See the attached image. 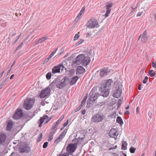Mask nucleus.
Listing matches in <instances>:
<instances>
[{
  "mask_svg": "<svg viewBox=\"0 0 156 156\" xmlns=\"http://www.w3.org/2000/svg\"><path fill=\"white\" fill-rule=\"evenodd\" d=\"M112 82V80L110 79L104 81V82L101 85V96L106 97L109 95V90L111 89V84Z\"/></svg>",
  "mask_w": 156,
  "mask_h": 156,
  "instance_id": "1",
  "label": "nucleus"
},
{
  "mask_svg": "<svg viewBox=\"0 0 156 156\" xmlns=\"http://www.w3.org/2000/svg\"><path fill=\"white\" fill-rule=\"evenodd\" d=\"M69 80V78L65 76L59 82L58 79L55 80L49 85V86L53 87L56 85L57 88L59 89H62L68 84Z\"/></svg>",
  "mask_w": 156,
  "mask_h": 156,
  "instance_id": "2",
  "label": "nucleus"
},
{
  "mask_svg": "<svg viewBox=\"0 0 156 156\" xmlns=\"http://www.w3.org/2000/svg\"><path fill=\"white\" fill-rule=\"evenodd\" d=\"M100 96L99 94L95 92L93 89L89 94V98L87 101V105L93 104L95 103L96 100Z\"/></svg>",
  "mask_w": 156,
  "mask_h": 156,
  "instance_id": "3",
  "label": "nucleus"
},
{
  "mask_svg": "<svg viewBox=\"0 0 156 156\" xmlns=\"http://www.w3.org/2000/svg\"><path fill=\"white\" fill-rule=\"evenodd\" d=\"M34 101L30 98H27L24 101L23 108L26 110L30 109L33 106Z\"/></svg>",
  "mask_w": 156,
  "mask_h": 156,
  "instance_id": "4",
  "label": "nucleus"
},
{
  "mask_svg": "<svg viewBox=\"0 0 156 156\" xmlns=\"http://www.w3.org/2000/svg\"><path fill=\"white\" fill-rule=\"evenodd\" d=\"M104 119V116L102 114L97 113L93 115L91 121L93 122L97 123L101 122Z\"/></svg>",
  "mask_w": 156,
  "mask_h": 156,
  "instance_id": "5",
  "label": "nucleus"
},
{
  "mask_svg": "<svg viewBox=\"0 0 156 156\" xmlns=\"http://www.w3.org/2000/svg\"><path fill=\"white\" fill-rule=\"evenodd\" d=\"M99 26L98 22L95 19H91L87 23V27L89 28H97Z\"/></svg>",
  "mask_w": 156,
  "mask_h": 156,
  "instance_id": "6",
  "label": "nucleus"
},
{
  "mask_svg": "<svg viewBox=\"0 0 156 156\" xmlns=\"http://www.w3.org/2000/svg\"><path fill=\"white\" fill-rule=\"evenodd\" d=\"M51 89L49 86L46 87L44 89L41 90L39 94L41 98H44L50 95Z\"/></svg>",
  "mask_w": 156,
  "mask_h": 156,
  "instance_id": "7",
  "label": "nucleus"
},
{
  "mask_svg": "<svg viewBox=\"0 0 156 156\" xmlns=\"http://www.w3.org/2000/svg\"><path fill=\"white\" fill-rule=\"evenodd\" d=\"M85 55L84 54H81L77 56L74 60L73 63L74 64L79 65L82 63L83 59Z\"/></svg>",
  "mask_w": 156,
  "mask_h": 156,
  "instance_id": "8",
  "label": "nucleus"
},
{
  "mask_svg": "<svg viewBox=\"0 0 156 156\" xmlns=\"http://www.w3.org/2000/svg\"><path fill=\"white\" fill-rule=\"evenodd\" d=\"M122 93V88L119 86L118 87H116L114 90L112 96L115 98H119L121 95Z\"/></svg>",
  "mask_w": 156,
  "mask_h": 156,
  "instance_id": "9",
  "label": "nucleus"
},
{
  "mask_svg": "<svg viewBox=\"0 0 156 156\" xmlns=\"http://www.w3.org/2000/svg\"><path fill=\"white\" fill-rule=\"evenodd\" d=\"M23 115L22 111L21 108L16 109L13 116V118L15 119H17L21 118Z\"/></svg>",
  "mask_w": 156,
  "mask_h": 156,
  "instance_id": "10",
  "label": "nucleus"
},
{
  "mask_svg": "<svg viewBox=\"0 0 156 156\" xmlns=\"http://www.w3.org/2000/svg\"><path fill=\"white\" fill-rule=\"evenodd\" d=\"M100 76L101 77L106 76L110 72V70L107 68L103 67L99 70Z\"/></svg>",
  "mask_w": 156,
  "mask_h": 156,
  "instance_id": "11",
  "label": "nucleus"
},
{
  "mask_svg": "<svg viewBox=\"0 0 156 156\" xmlns=\"http://www.w3.org/2000/svg\"><path fill=\"white\" fill-rule=\"evenodd\" d=\"M65 68L64 66L61 63L58 66L54 67L52 70V72L53 74H55L57 73H60V70L62 71Z\"/></svg>",
  "mask_w": 156,
  "mask_h": 156,
  "instance_id": "12",
  "label": "nucleus"
},
{
  "mask_svg": "<svg viewBox=\"0 0 156 156\" xmlns=\"http://www.w3.org/2000/svg\"><path fill=\"white\" fill-rule=\"evenodd\" d=\"M118 135L119 133L118 129H112L109 133V135L111 137L115 138V137L117 136Z\"/></svg>",
  "mask_w": 156,
  "mask_h": 156,
  "instance_id": "13",
  "label": "nucleus"
},
{
  "mask_svg": "<svg viewBox=\"0 0 156 156\" xmlns=\"http://www.w3.org/2000/svg\"><path fill=\"white\" fill-rule=\"evenodd\" d=\"M77 148L76 145L70 144L67 147L66 150L69 153L73 152Z\"/></svg>",
  "mask_w": 156,
  "mask_h": 156,
  "instance_id": "14",
  "label": "nucleus"
},
{
  "mask_svg": "<svg viewBox=\"0 0 156 156\" xmlns=\"http://www.w3.org/2000/svg\"><path fill=\"white\" fill-rule=\"evenodd\" d=\"M48 118V117L47 115H45L43 116L42 117L40 118V119L38 122V124L39 125V127H41V126L42 125L45 120L46 119L47 120L46 123H47L48 122H49V120H50L51 119V118H50L48 119H47Z\"/></svg>",
  "mask_w": 156,
  "mask_h": 156,
  "instance_id": "15",
  "label": "nucleus"
},
{
  "mask_svg": "<svg viewBox=\"0 0 156 156\" xmlns=\"http://www.w3.org/2000/svg\"><path fill=\"white\" fill-rule=\"evenodd\" d=\"M85 69L82 66H78L76 70V74L77 75L81 74L84 73Z\"/></svg>",
  "mask_w": 156,
  "mask_h": 156,
  "instance_id": "16",
  "label": "nucleus"
},
{
  "mask_svg": "<svg viewBox=\"0 0 156 156\" xmlns=\"http://www.w3.org/2000/svg\"><path fill=\"white\" fill-rule=\"evenodd\" d=\"M80 77L78 76H75L71 78L69 82L70 85L72 86L75 85L78 80L80 78Z\"/></svg>",
  "mask_w": 156,
  "mask_h": 156,
  "instance_id": "17",
  "label": "nucleus"
},
{
  "mask_svg": "<svg viewBox=\"0 0 156 156\" xmlns=\"http://www.w3.org/2000/svg\"><path fill=\"white\" fill-rule=\"evenodd\" d=\"M112 4H108L106 5V12L105 14V17H107L108 16V14L110 13L111 11L110 8L112 7Z\"/></svg>",
  "mask_w": 156,
  "mask_h": 156,
  "instance_id": "18",
  "label": "nucleus"
},
{
  "mask_svg": "<svg viewBox=\"0 0 156 156\" xmlns=\"http://www.w3.org/2000/svg\"><path fill=\"white\" fill-rule=\"evenodd\" d=\"M14 125V122L11 120H9L7 124L6 129L7 130H10Z\"/></svg>",
  "mask_w": 156,
  "mask_h": 156,
  "instance_id": "19",
  "label": "nucleus"
},
{
  "mask_svg": "<svg viewBox=\"0 0 156 156\" xmlns=\"http://www.w3.org/2000/svg\"><path fill=\"white\" fill-rule=\"evenodd\" d=\"M90 59L89 57H84V58L83 59L82 62V65L84 66H86L90 62Z\"/></svg>",
  "mask_w": 156,
  "mask_h": 156,
  "instance_id": "20",
  "label": "nucleus"
},
{
  "mask_svg": "<svg viewBox=\"0 0 156 156\" xmlns=\"http://www.w3.org/2000/svg\"><path fill=\"white\" fill-rule=\"evenodd\" d=\"M141 37V41L143 43H145L147 39V35L146 34V32L145 31L144 32L142 35H141L140 37L139 38L138 40H139L140 37Z\"/></svg>",
  "mask_w": 156,
  "mask_h": 156,
  "instance_id": "21",
  "label": "nucleus"
},
{
  "mask_svg": "<svg viewBox=\"0 0 156 156\" xmlns=\"http://www.w3.org/2000/svg\"><path fill=\"white\" fill-rule=\"evenodd\" d=\"M6 137V133L0 132V144H2L4 142Z\"/></svg>",
  "mask_w": 156,
  "mask_h": 156,
  "instance_id": "22",
  "label": "nucleus"
},
{
  "mask_svg": "<svg viewBox=\"0 0 156 156\" xmlns=\"http://www.w3.org/2000/svg\"><path fill=\"white\" fill-rule=\"evenodd\" d=\"M48 37L47 36H44L39 39L36 42V44H37L40 43H41L44 42L45 40L48 39Z\"/></svg>",
  "mask_w": 156,
  "mask_h": 156,
  "instance_id": "23",
  "label": "nucleus"
},
{
  "mask_svg": "<svg viewBox=\"0 0 156 156\" xmlns=\"http://www.w3.org/2000/svg\"><path fill=\"white\" fill-rule=\"evenodd\" d=\"M127 142L125 141H122V149L126 150L127 149Z\"/></svg>",
  "mask_w": 156,
  "mask_h": 156,
  "instance_id": "24",
  "label": "nucleus"
},
{
  "mask_svg": "<svg viewBox=\"0 0 156 156\" xmlns=\"http://www.w3.org/2000/svg\"><path fill=\"white\" fill-rule=\"evenodd\" d=\"M116 122L120 125H122L123 124V122L122 119L120 117H117L116 119Z\"/></svg>",
  "mask_w": 156,
  "mask_h": 156,
  "instance_id": "25",
  "label": "nucleus"
},
{
  "mask_svg": "<svg viewBox=\"0 0 156 156\" xmlns=\"http://www.w3.org/2000/svg\"><path fill=\"white\" fill-rule=\"evenodd\" d=\"M21 36V35L17 36L16 37L14 38L12 40V44L13 45L16 42L18 41L19 39L20 38Z\"/></svg>",
  "mask_w": 156,
  "mask_h": 156,
  "instance_id": "26",
  "label": "nucleus"
},
{
  "mask_svg": "<svg viewBox=\"0 0 156 156\" xmlns=\"http://www.w3.org/2000/svg\"><path fill=\"white\" fill-rule=\"evenodd\" d=\"M67 130V129H65L63 132L59 135V136L63 139L66 134Z\"/></svg>",
  "mask_w": 156,
  "mask_h": 156,
  "instance_id": "27",
  "label": "nucleus"
},
{
  "mask_svg": "<svg viewBox=\"0 0 156 156\" xmlns=\"http://www.w3.org/2000/svg\"><path fill=\"white\" fill-rule=\"evenodd\" d=\"M153 70H150L148 74L151 77H153L155 75V73L154 72H153Z\"/></svg>",
  "mask_w": 156,
  "mask_h": 156,
  "instance_id": "28",
  "label": "nucleus"
},
{
  "mask_svg": "<svg viewBox=\"0 0 156 156\" xmlns=\"http://www.w3.org/2000/svg\"><path fill=\"white\" fill-rule=\"evenodd\" d=\"M21 152L22 153L24 152L27 150V149L26 147L23 146L20 147V148Z\"/></svg>",
  "mask_w": 156,
  "mask_h": 156,
  "instance_id": "29",
  "label": "nucleus"
},
{
  "mask_svg": "<svg viewBox=\"0 0 156 156\" xmlns=\"http://www.w3.org/2000/svg\"><path fill=\"white\" fill-rule=\"evenodd\" d=\"M87 95H86V96L83 98V100L82 101L81 105H83L85 104L87 99Z\"/></svg>",
  "mask_w": 156,
  "mask_h": 156,
  "instance_id": "30",
  "label": "nucleus"
},
{
  "mask_svg": "<svg viewBox=\"0 0 156 156\" xmlns=\"http://www.w3.org/2000/svg\"><path fill=\"white\" fill-rule=\"evenodd\" d=\"M51 72L48 73L46 75V77L47 80H49L51 78Z\"/></svg>",
  "mask_w": 156,
  "mask_h": 156,
  "instance_id": "31",
  "label": "nucleus"
},
{
  "mask_svg": "<svg viewBox=\"0 0 156 156\" xmlns=\"http://www.w3.org/2000/svg\"><path fill=\"white\" fill-rule=\"evenodd\" d=\"M136 150V148L132 147L129 149V151L132 153H134Z\"/></svg>",
  "mask_w": 156,
  "mask_h": 156,
  "instance_id": "32",
  "label": "nucleus"
},
{
  "mask_svg": "<svg viewBox=\"0 0 156 156\" xmlns=\"http://www.w3.org/2000/svg\"><path fill=\"white\" fill-rule=\"evenodd\" d=\"M62 139V138L59 136L55 140V143L57 144L60 142Z\"/></svg>",
  "mask_w": 156,
  "mask_h": 156,
  "instance_id": "33",
  "label": "nucleus"
},
{
  "mask_svg": "<svg viewBox=\"0 0 156 156\" xmlns=\"http://www.w3.org/2000/svg\"><path fill=\"white\" fill-rule=\"evenodd\" d=\"M72 144L76 145V146H77V144H78V139L76 138H75L72 140Z\"/></svg>",
  "mask_w": 156,
  "mask_h": 156,
  "instance_id": "34",
  "label": "nucleus"
},
{
  "mask_svg": "<svg viewBox=\"0 0 156 156\" xmlns=\"http://www.w3.org/2000/svg\"><path fill=\"white\" fill-rule=\"evenodd\" d=\"M84 138V137H79L78 139V144H81V143L82 142Z\"/></svg>",
  "mask_w": 156,
  "mask_h": 156,
  "instance_id": "35",
  "label": "nucleus"
},
{
  "mask_svg": "<svg viewBox=\"0 0 156 156\" xmlns=\"http://www.w3.org/2000/svg\"><path fill=\"white\" fill-rule=\"evenodd\" d=\"M83 41L84 40L83 39H80L79 41L75 44V46H77L81 44Z\"/></svg>",
  "mask_w": 156,
  "mask_h": 156,
  "instance_id": "36",
  "label": "nucleus"
},
{
  "mask_svg": "<svg viewBox=\"0 0 156 156\" xmlns=\"http://www.w3.org/2000/svg\"><path fill=\"white\" fill-rule=\"evenodd\" d=\"M82 15L81 14L79 13L75 19V21L76 22L78 21L81 18Z\"/></svg>",
  "mask_w": 156,
  "mask_h": 156,
  "instance_id": "37",
  "label": "nucleus"
},
{
  "mask_svg": "<svg viewBox=\"0 0 156 156\" xmlns=\"http://www.w3.org/2000/svg\"><path fill=\"white\" fill-rule=\"evenodd\" d=\"M42 133L39 134V136L38 137L37 141V142H40L42 139Z\"/></svg>",
  "mask_w": 156,
  "mask_h": 156,
  "instance_id": "38",
  "label": "nucleus"
},
{
  "mask_svg": "<svg viewBox=\"0 0 156 156\" xmlns=\"http://www.w3.org/2000/svg\"><path fill=\"white\" fill-rule=\"evenodd\" d=\"M79 33H78L76 34L75 35V36L74 37V40H77L80 37V35L79 34Z\"/></svg>",
  "mask_w": 156,
  "mask_h": 156,
  "instance_id": "39",
  "label": "nucleus"
},
{
  "mask_svg": "<svg viewBox=\"0 0 156 156\" xmlns=\"http://www.w3.org/2000/svg\"><path fill=\"white\" fill-rule=\"evenodd\" d=\"M58 126L57 124H56V123H55V124L53 125L52 127L51 128V129H54L56 130Z\"/></svg>",
  "mask_w": 156,
  "mask_h": 156,
  "instance_id": "40",
  "label": "nucleus"
},
{
  "mask_svg": "<svg viewBox=\"0 0 156 156\" xmlns=\"http://www.w3.org/2000/svg\"><path fill=\"white\" fill-rule=\"evenodd\" d=\"M83 105H80L76 109L75 112H77L79 111L82 107Z\"/></svg>",
  "mask_w": 156,
  "mask_h": 156,
  "instance_id": "41",
  "label": "nucleus"
},
{
  "mask_svg": "<svg viewBox=\"0 0 156 156\" xmlns=\"http://www.w3.org/2000/svg\"><path fill=\"white\" fill-rule=\"evenodd\" d=\"M148 79V77L147 76H146L145 77L144 79V80L143 81V83H144V84L146 83H147V82Z\"/></svg>",
  "mask_w": 156,
  "mask_h": 156,
  "instance_id": "42",
  "label": "nucleus"
},
{
  "mask_svg": "<svg viewBox=\"0 0 156 156\" xmlns=\"http://www.w3.org/2000/svg\"><path fill=\"white\" fill-rule=\"evenodd\" d=\"M48 143L47 142H44L43 146V148H46L48 146Z\"/></svg>",
  "mask_w": 156,
  "mask_h": 156,
  "instance_id": "43",
  "label": "nucleus"
},
{
  "mask_svg": "<svg viewBox=\"0 0 156 156\" xmlns=\"http://www.w3.org/2000/svg\"><path fill=\"white\" fill-rule=\"evenodd\" d=\"M23 42H21L20 44L18 46V47L16 48V50H17L18 49H19L21 47H22V46H23Z\"/></svg>",
  "mask_w": 156,
  "mask_h": 156,
  "instance_id": "44",
  "label": "nucleus"
},
{
  "mask_svg": "<svg viewBox=\"0 0 156 156\" xmlns=\"http://www.w3.org/2000/svg\"><path fill=\"white\" fill-rule=\"evenodd\" d=\"M152 66L153 67L156 68V61L154 62H153L152 63Z\"/></svg>",
  "mask_w": 156,
  "mask_h": 156,
  "instance_id": "45",
  "label": "nucleus"
},
{
  "mask_svg": "<svg viewBox=\"0 0 156 156\" xmlns=\"http://www.w3.org/2000/svg\"><path fill=\"white\" fill-rule=\"evenodd\" d=\"M85 7H83L81 9V10L80 11L79 13L81 14H83V12L84 11L85 9Z\"/></svg>",
  "mask_w": 156,
  "mask_h": 156,
  "instance_id": "46",
  "label": "nucleus"
},
{
  "mask_svg": "<svg viewBox=\"0 0 156 156\" xmlns=\"http://www.w3.org/2000/svg\"><path fill=\"white\" fill-rule=\"evenodd\" d=\"M69 154L67 153L64 154H61L59 155V156H68Z\"/></svg>",
  "mask_w": 156,
  "mask_h": 156,
  "instance_id": "47",
  "label": "nucleus"
},
{
  "mask_svg": "<svg viewBox=\"0 0 156 156\" xmlns=\"http://www.w3.org/2000/svg\"><path fill=\"white\" fill-rule=\"evenodd\" d=\"M53 138V136L49 135V139H48V141L49 142L51 141L52 139Z\"/></svg>",
  "mask_w": 156,
  "mask_h": 156,
  "instance_id": "48",
  "label": "nucleus"
},
{
  "mask_svg": "<svg viewBox=\"0 0 156 156\" xmlns=\"http://www.w3.org/2000/svg\"><path fill=\"white\" fill-rule=\"evenodd\" d=\"M57 50V49L56 50H54V51H53L51 53L50 55L51 56H52V57L53 56V55H54L56 53Z\"/></svg>",
  "mask_w": 156,
  "mask_h": 156,
  "instance_id": "49",
  "label": "nucleus"
},
{
  "mask_svg": "<svg viewBox=\"0 0 156 156\" xmlns=\"http://www.w3.org/2000/svg\"><path fill=\"white\" fill-rule=\"evenodd\" d=\"M68 122H69V120H68V119L67 120V121L65 123H64L63 124V126L64 127L66 126L68 124Z\"/></svg>",
  "mask_w": 156,
  "mask_h": 156,
  "instance_id": "50",
  "label": "nucleus"
},
{
  "mask_svg": "<svg viewBox=\"0 0 156 156\" xmlns=\"http://www.w3.org/2000/svg\"><path fill=\"white\" fill-rule=\"evenodd\" d=\"M143 13V11L139 12L137 14V16H141L142 14Z\"/></svg>",
  "mask_w": 156,
  "mask_h": 156,
  "instance_id": "51",
  "label": "nucleus"
},
{
  "mask_svg": "<svg viewBox=\"0 0 156 156\" xmlns=\"http://www.w3.org/2000/svg\"><path fill=\"white\" fill-rule=\"evenodd\" d=\"M7 80V79H6L1 84V85L3 87L4 85H5V82Z\"/></svg>",
  "mask_w": 156,
  "mask_h": 156,
  "instance_id": "52",
  "label": "nucleus"
},
{
  "mask_svg": "<svg viewBox=\"0 0 156 156\" xmlns=\"http://www.w3.org/2000/svg\"><path fill=\"white\" fill-rule=\"evenodd\" d=\"M49 60L48 59V58H47L45 59L43 61V64H44L46 63H47L48 61Z\"/></svg>",
  "mask_w": 156,
  "mask_h": 156,
  "instance_id": "53",
  "label": "nucleus"
},
{
  "mask_svg": "<svg viewBox=\"0 0 156 156\" xmlns=\"http://www.w3.org/2000/svg\"><path fill=\"white\" fill-rule=\"evenodd\" d=\"M117 146L116 145L113 147H110L109 148V150H110L112 149H115L117 148Z\"/></svg>",
  "mask_w": 156,
  "mask_h": 156,
  "instance_id": "54",
  "label": "nucleus"
},
{
  "mask_svg": "<svg viewBox=\"0 0 156 156\" xmlns=\"http://www.w3.org/2000/svg\"><path fill=\"white\" fill-rule=\"evenodd\" d=\"M137 5L134 8L133 7H132V9L133 10L131 11V12H133L135 9H136L137 8Z\"/></svg>",
  "mask_w": 156,
  "mask_h": 156,
  "instance_id": "55",
  "label": "nucleus"
},
{
  "mask_svg": "<svg viewBox=\"0 0 156 156\" xmlns=\"http://www.w3.org/2000/svg\"><path fill=\"white\" fill-rule=\"evenodd\" d=\"M92 35V34L90 33H87L86 34V36L87 37H90Z\"/></svg>",
  "mask_w": 156,
  "mask_h": 156,
  "instance_id": "56",
  "label": "nucleus"
},
{
  "mask_svg": "<svg viewBox=\"0 0 156 156\" xmlns=\"http://www.w3.org/2000/svg\"><path fill=\"white\" fill-rule=\"evenodd\" d=\"M64 118V115H62L58 119L59 120L62 121Z\"/></svg>",
  "mask_w": 156,
  "mask_h": 156,
  "instance_id": "57",
  "label": "nucleus"
},
{
  "mask_svg": "<svg viewBox=\"0 0 156 156\" xmlns=\"http://www.w3.org/2000/svg\"><path fill=\"white\" fill-rule=\"evenodd\" d=\"M142 85L141 84H140L138 86V89L140 90L141 89V86Z\"/></svg>",
  "mask_w": 156,
  "mask_h": 156,
  "instance_id": "58",
  "label": "nucleus"
},
{
  "mask_svg": "<svg viewBox=\"0 0 156 156\" xmlns=\"http://www.w3.org/2000/svg\"><path fill=\"white\" fill-rule=\"evenodd\" d=\"M86 112V110L84 109L82 111L81 113L83 115H84Z\"/></svg>",
  "mask_w": 156,
  "mask_h": 156,
  "instance_id": "59",
  "label": "nucleus"
},
{
  "mask_svg": "<svg viewBox=\"0 0 156 156\" xmlns=\"http://www.w3.org/2000/svg\"><path fill=\"white\" fill-rule=\"evenodd\" d=\"M121 101V99H119V103H118V108H119L121 104L119 103V101Z\"/></svg>",
  "mask_w": 156,
  "mask_h": 156,
  "instance_id": "60",
  "label": "nucleus"
},
{
  "mask_svg": "<svg viewBox=\"0 0 156 156\" xmlns=\"http://www.w3.org/2000/svg\"><path fill=\"white\" fill-rule=\"evenodd\" d=\"M120 156H127L126 154L124 153H122V154H121Z\"/></svg>",
  "mask_w": 156,
  "mask_h": 156,
  "instance_id": "61",
  "label": "nucleus"
},
{
  "mask_svg": "<svg viewBox=\"0 0 156 156\" xmlns=\"http://www.w3.org/2000/svg\"><path fill=\"white\" fill-rule=\"evenodd\" d=\"M41 104L42 105V106H44V105L45 104V102H44V101H42L41 102Z\"/></svg>",
  "mask_w": 156,
  "mask_h": 156,
  "instance_id": "62",
  "label": "nucleus"
},
{
  "mask_svg": "<svg viewBox=\"0 0 156 156\" xmlns=\"http://www.w3.org/2000/svg\"><path fill=\"white\" fill-rule=\"evenodd\" d=\"M4 72V71H3L0 74V78L2 76Z\"/></svg>",
  "mask_w": 156,
  "mask_h": 156,
  "instance_id": "63",
  "label": "nucleus"
},
{
  "mask_svg": "<svg viewBox=\"0 0 156 156\" xmlns=\"http://www.w3.org/2000/svg\"><path fill=\"white\" fill-rule=\"evenodd\" d=\"M14 76V74H12L11 76L10 77V79L11 80L12 79L13 77Z\"/></svg>",
  "mask_w": 156,
  "mask_h": 156,
  "instance_id": "64",
  "label": "nucleus"
}]
</instances>
